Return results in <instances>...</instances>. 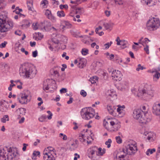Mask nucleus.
<instances>
[{
  "label": "nucleus",
  "instance_id": "nucleus-1",
  "mask_svg": "<svg viewBox=\"0 0 160 160\" xmlns=\"http://www.w3.org/2000/svg\"><path fill=\"white\" fill-rule=\"evenodd\" d=\"M132 92L136 96L145 100L151 98L154 96V91L151 86L146 85L142 89L139 88L138 91L137 89L133 88L131 89Z\"/></svg>",
  "mask_w": 160,
  "mask_h": 160
},
{
  "label": "nucleus",
  "instance_id": "nucleus-2",
  "mask_svg": "<svg viewBox=\"0 0 160 160\" xmlns=\"http://www.w3.org/2000/svg\"><path fill=\"white\" fill-rule=\"evenodd\" d=\"M148 112L143 111L141 109H136L133 111V116L134 118L138 120L140 123L146 124L150 122L151 117H148Z\"/></svg>",
  "mask_w": 160,
  "mask_h": 160
},
{
  "label": "nucleus",
  "instance_id": "nucleus-3",
  "mask_svg": "<svg viewBox=\"0 0 160 160\" xmlns=\"http://www.w3.org/2000/svg\"><path fill=\"white\" fill-rule=\"evenodd\" d=\"M37 70L33 65L26 64L19 73L21 76L23 78H32L35 76Z\"/></svg>",
  "mask_w": 160,
  "mask_h": 160
},
{
  "label": "nucleus",
  "instance_id": "nucleus-4",
  "mask_svg": "<svg viewBox=\"0 0 160 160\" xmlns=\"http://www.w3.org/2000/svg\"><path fill=\"white\" fill-rule=\"evenodd\" d=\"M7 18V15L5 14L0 15V32H7L13 27L12 21L8 20L6 22Z\"/></svg>",
  "mask_w": 160,
  "mask_h": 160
},
{
  "label": "nucleus",
  "instance_id": "nucleus-5",
  "mask_svg": "<svg viewBox=\"0 0 160 160\" xmlns=\"http://www.w3.org/2000/svg\"><path fill=\"white\" fill-rule=\"evenodd\" d=\"M94 110L91 107L83 108L80 111V113L82 118L89 120L94 116Z\"/></svg>",
  "mask_w": 160,
  "mask_h": 160
},
{
  "label": "nucleus",
  "instance_id": "nucleus-6",
  "mask_svg": "<svg viewBox=\"0 0 160 160\" xmlns=\"http://www.w3.org/2000/svg\"><path fill=\"white\" fill-rule=\"evenodd\" d=\"M160 26V22L158 18L153 17L148 21L146 26L147 29L150 31L156 29Z\"/></svg>",
  "mask_w": 160,
  "mask_h": 160
},
{
  "label": "nucleus",
  "instance_id": "nucleus-7",
  "mask_svg": "<svg viewBox=\"0 0 160 160\" xmlns=\"http://www.w3.org/2000/svg\"><path fill=\"white\" fill-rule=\"evenodd\" d=\"M56 88L55 82L52 79H47L44 81L43 84V89L44 90H48L51 88L54 90Z\"/></svg>",
  "mask_w": 160,
  "mask_h": 160
},
{
  "label": "nucleus",
  "instance_id": "nucleus-8",
  "mask_svg": "<svg viewBox=\"0 0 160 160\" xmlns=\"http://www.w3.org/2000/svg\"><path fill=\"white\" fill-rule=\"evenodd\" d=\"M136 151H121L120 153L121 154L118 153L114 160H125V157L127 155H133L136 152Z\"/></svg>",
  "mask_w": 160,
  "mask_h": 160
},
{
  "label": "nucleus",
  "instance_id": "nucleus-9",
  "mask_svg": "<svg viewBox=\"0 0 160 160\" xmlns=\"http://www.w3.org/2000/svg\"><path fill=\"white\" fill-rule=\"evenodd\" d=\"M30 92L28 90L24 91L22 93L20 94L21 99L18 98L19 102L21 104H26L28 101V97L29 96Z\"/></svg>",
  "mask_w": 160,
  "mask_h": 160
},
{
  "label": "nucleus",
  "instance_id": "nucleus-10",
  "mask_svg": "<svg viewBox=\"0 0 160 160\" xmlns=\"http://www.w3.org/2000/svg\"><path fill=\"white\" fill-rule=\"evenodd\" d=\"M126 150H138L137 143L133 140L125 146Z\"/></svg>",
  "mask_w": 160,
  "mask_h": 160
},
{
  "label": "nucleus",
  "instance_id": "nucleus-11",
  "mask_svg": "<svg viewBox=\"0 0 160 160\" xmlns=\"http://www.w3.org/2000/svg\"><path fill=\"white\" fill-rule=\"evenodd\" d=\"M96 152L97 156H102L105 152V151H92L90 152V154H88V157L91 158L93 160H96L95 158H94L95 153Z\"/></svg>",
  "mask_w": 160,
  "mask_h": 160
},
{
  "label": "nucleus",
  "instance_id": "nucleus-12",
  "mask_svg": "<svg viewBox=\"0 0 160 160\" xmlns=\"http://www.w3.org/2000/svg\"><path fill=\"white\" fill-rule=\"evenodd\" d=\"M122 76L120 71L118 70H113L112 73V76L113 78V79L117 81H120L122 79Z\"/></svg>",
  "mask_w": 160,
  "mask_h": 160
},
{
  "label": "nucleus",
  "instance_id": "nucleus-13",
  "mask_svg": "<svg viewBox=\"0 0 160 160\" xmlns=\"http://www.w3.org/2000/svg\"><path fill=\"white\" fill-rule=\"evenodd\" d=\"M47 113L49 114V115L47 116L45 115H42L38 118L39 121L41 122H44L47 118L49 120H50L52 119V113L50 111H47Z\"/></svg>",
  "mask_w": 160,
  "mask_h": 160
},
{
  "label": "nucleus",
  "instance_id": "nucleus-14",
  "mask_svg": "<svg viewBox=\"0 0 160 160\" xmlns=\"http://www.w3.org/2000/svg\"><path fill=\"white\" fill-rule=\"evenodd\" d=\"M44 151L43 154V158L44 160H54V157L52 155V154L51 152H46L45 151Z\"/></svg>",
  "mask_w": 160,
  "mask_h": 160
},
{
  "label": "nucleus",
  "instance_id": "nucleus-15",
  "mask_svg": "<svg viewBox=\"0 0 160 160\" xmlns=\"http://www.w3.org/2000/svg\"><path fill=\"white\" fill-rule=\"evenodd\" d=\"M118 108L117 109V111L120 117H123L125 114V112L124 109L125 108V106L124 105L121 106L119 105L117 106Z\"/></svg>",
  "mask_w": 160,
  "mask_h": 160
},
{
  "label": "nucleus",
  "instance_id": "nucleus-16",
  "mask_svg": "<svg viewBox=\"0 0 160 160\" xmlns=\"http://www.w3.org/2000/svg\"><path fill=\"white\" fill-rule=\"evenodd\" d=\"M5 151H0V159L1 160H8V153Z\"/></svg>",
  "mask_w": 160,
  "mask_h": 160
},
{
  "label": "nucleus",
  "instance_id": "nucleus-17",
  "mask_svg": "<svg viewBox=\"0 0 160 160\" xmlns=\"http://www.w3.org/2000/svg\"><path fill=\"white\" fill-rule=\"evenodd\" d=\"M111 126H112V128H114L112 131L114 132L117 131L121 127L120 124L118 123H115L113 121H111L109 122Z\"/></svg>",
  "mask_w": 160,
  "mask_h": 160
},
{
  "label": "nucleus",
  "instance_id": "nucleus-18",
  "mask_svg": "<svg viewBox=\"0 0 160 160\" xmlns=\"http://www.w3.org/2000/svg\"><path fill=\"white\" fill-rule=\"evenodd\" d=\"M107 95L108 96L111 97L114 99L117 98L116 92L113 89L108 90L107 93Z\"/></svg>",
  "mask_w": 160,
  "mask_h": 160
},
{
  "label": "nucleus",
  "instance_id": "nucleus-19",
  "mask_svg": "<svg viewBox=\"0 0 160 160\" xmlns=\"http://www.w3.org/2000/svg\"><path fill=\"white\" fill-rule=\"evenodd\" d=\"M160 109V104H158L155 103L152 107V112L157 115V113L159 112V110Z\"/></svg>",
  "mask_w": 160,
  "mask_h": 160
},
{
  "label": "nucleus",
  "instance_id": "nucleus-20",
  "mask_svg": "<svg viewBox=\"0 0 160 160\" xmlns=\"http://www.w3.org/2000/svg\"><path fill=\"white\" fill-rule=\"evenodd\" d=\"M5 101H0V111L3 112L6 111L8 109V108L6 106Z\"/></svg>",
  "mask_w": 160,
  "mask_h": 160
},
{
  "label": "nucleus",
  "instance_id": "nucleus-21",
  "mask_svg": "<svg viewBox=\"0 0 160 160\" xmlns=\"http://www.w3.org/2000/svg\"><path fill=\"white\" fill-rule=\"evenodd\" d=\"M50 25V23L47 21H45L43 22H42L40 23L41 27H42L45 31L48 30V28Z\"/></svg>",
  "mask_w": 160,
  "mask_h": 160
},
{
  "label": "nucleus",
  "instance_id": "nucleus-22",
  "mask_svg": "<svg viewBox=\"0 0 160 160\" xmlns=\"http://www.w3.org/2000/svg\"><path fill=\"white\" fill-rule=\"evenodd\" d=\"M45 13L48 19L54 20H55V18L52 15L51 11L48 9L46 10Z\"/></svg>",
  "mask_w": 160,
  "mask_h": 160
},
{
  "label": "nucleus",
  "instance_id": "nucleus-23",
  "mask_svg": "<svg viewBox=\"0 0 160 160\" xmlns=\"http://www.w3.org/2000/svg\"><path fill=\"white\" fill-rule=\"evenodd\" d=\"M107 108L109 113L111 115L113 114V112L116 109V107L111 106H108Z\"/></svg>",
  "mask_w": 160,
  "mask_h": 160
},
{
  "label": "nucleus",
  "instance_id": "nucleus-24",
  "mask_svg": "<svg viewBox=\"0 0 160 160\" xmlns=\"http://www.w3.org/2000/svg\"><path fill=\"white\" fill-rule=\"evenodd\" d=\"M141 2L142 4H146L149 7L153 5V3L151 4L152 2V0H141Z\"/></svg>",
  "mask_w": 160,
  "mask_h": 160
},
{
  "label": "nucleus",
  "instance_id": "nucleus-25",
  "mask_svg": "<svg viewBox=\"0 0 160 160\" xmlns=\"http://www.w3.org/2000/svg\"><path fill=\"white\" fill-rule=\"evenodd\" d=\"M27 4L28 9L29 10L32 11L33 7V2L32 0H28L27 2Z\"/></svg>",
  "mask_w": 160,
  "mask_h": 160
},
{
  "label": "nucleus",
  "instance_id": "nucleus-26",
  "mask_svg": "<svg viewBox=\"0 0 160 160\" xmlns=\"http://www.w3.org/2000/svg\"><path fill=\"white\" fill-rule=\"evenodd\" d=\"M89 81L92 84L95 83L96 82L98 81V78L96 76H93L91 78Z\"/></svg>",
  "mask_w": 160,
  "mask_h": 160
},
{
  "label": "nucleus",
  "instance_id": "nucleus-27",
  "mask_svg": "<svg viewBox=\"0 0 160 160\" xmlns=\"http://www.w3.org/2000/svg\"><path fill=\"white\" fill-rule=\"evenodd\" d=\"M40 152L38 151H34L32 155V158L33 159L35 160L36 159V157L40 155Z\"/></svg>",
  "mask_w": 160,
  "mask_h": 160
},
{
  "label": "nucleus",
  "instance_id": "nucleus-28",
  "mask_svg": "<svg viewBox=\"0 0 160 160\" xmlns=\"http://www.w3.org/2000/svg\"><path fill=\"white\" fill-rule=\"evenodd\" d=\"M57 16L59 18L64 17L65 16V14L64 12L62 10L58 11L57 12Z\"/></svg>",
  "mask_w": 160,
  "mask_h": 160
},
{
  "label": "nucleus",
  "instance_id": "nucleus-29",
  "mask_svg": "<svg viewBox=\"0 0 160 160\" xmlns=\"http://www.w3.org/2000/svg\"><path fill=\"white\" fill-rule=\"evenodd\" d=\"M61 40L64 43H67L68 38L67 37L63 35H61L60 37Z\"/></svg>",
  "mask_w": 160,
  "mask_h": 160
},
{
  "label": "nucleus",
  "instance_id": "nucleus-30",
  "mask_svg": "<svg viewBox=\"0 0 160 160\" xmlns=\"http://www.w3.org/2000/svg\"><path fill=\"white\" fill-rule=\"evenodd\" d=\"M64 25L63 26V27L65 28H70L71 27V24L70 23V22L68 21H65L64 22Z\"/></svg>",
  "mask_w": 160,
  "mask_h": 160
},
{
  "label": "nucleus",
  "instance_id": "nucleus-31",
  "mask_svg": "<svg viewBox=\"0 0 160 160\" xmlns=\"http://www.w3.org/2000/svg\"><path fill=\"white\" fill-rule=\"evenodd\" d=\"M121 43L122 48H124L127 47V44L128 43L127 41L125 40H121Z\"/></svg>",
  "mask_w": 160,
  "mask_h": 160
},
{
  "label": "nucleus",
  "instance_id": "nucleus-32",
  "mask_svg": "<svg viewBox=\"0 0 160 160\" xmlns=\"http://www.w3.org/2000/svg\"><path fill=\"white\" fill-rule=\"evenodd\" d=\"M6 118H7V121L9 120L8 116V115H5L1 119V121L3 123H5L6 121Z\"/></svg>",
  "mask_w": 160,
  "mask_h": 160
},
{
  "label": "nucleus",
  "instance_id": "nucleus-33",
  "mask_svg": "<svg viewBox=\"0 0 160 160\" xmlns=\"http://www.w3.org/2000/svg\"><path fill=\"white\" fill-rule=\"evenodd\" d=\"M18 109L19 110V111L20 112L19 113L20 114L25 115L26 113V110L25 108H18Z\"/></svg>",
  "mask_w": 160,
  "mask_h": 160
},
{
  "label": "nucleus",
  "instance_id": "nucleus-34",
  "mask_svg": "<svg viewBox=\"0 0 160 160\" xmlns=\"http://www.w3.org/2000/svg\"><path fill=\"white\" fill-rule=\"evenodd\" d=\"M78 147V145L76 142H73L71 144V146H70V149H75Z\"/></svg>",
  "mask_w": 160,
  "mask_h": 160
},
{
  "label": "nucleus",
  "instance_id": "nucleus-35",
  "mask_svg": "<svg viewBox=\"0 0 160 160\" xmlns=\"http://www.w3.org/2000/svg\"><path fill=\"white\" fill-rule=\"evenodd\" d=\"M88 49L84 48L82 49V53L83 55H86L88 53Z\"/></svg>",
  "mask_w": 160,
  "mask_h": 160
},
{
  "label": "nucleus",
  "instance_id": "nucleus-36",
  "mask_svg": "<svg viewBox=\"0 0 160 160\" xmlns=\"http://www.w3.org/2000/svg\"><path fill=\"white\" fill-rule=\"evenodd\" d=\"M112 142V140L110 139H108V140L106 142L105 144L107 145V147L109 148L111 146V143Z\"/></svg>",
  "mask_w": 160,
  "mask_h": 160
},
{
  "label": "nucleus",
  "instance_id": "nucleus-37",
  "mask_svg": "<svg viewBox=\"0 0 160 160\" xmlns=\"http://www.w3.org/2000/svg\"><path fill=\"white\" fill-rule=\"evenodd\" d=\"M116 142L118 144H121L122 142V140L120 136H117L115 138Z\"/></svg>",
  "mask_w": 160,
  "mask_h": 160
},
{
  "label": "nucleus",
  "instance_id": "nucleus-38",
  "mask_svg": "<svg viewBox=\"0 0 160 160\" xmlns=\"http://www.w3.org/2000/svg\"><path fill=\"white\" fill-rule=\"evenodd\" d=\"M103 26L106 30L109 29L111 27V24L110 23H104Z\"/></svg>",
  "mask_w": 160,
  "mask_h": 160
},
{
  "label": "nucleus",
  "instance_id": "nucleus-39",
  "mask_svg": "<svg viewBox=\"0 0 160 160\" xmlns=\"http://www.w3.org/2000/svg\"><path fill=\"white\" fill-rule=\"evenodd\" d=\"M8 152L12 153L13 156L14 157H16L18 154V151H8Z\"/></svg>",
  "mask_w": 160,
  "mask_h": 160
},
{
  "label": "nucleus",
  "instance_id": "nucleus-40",
  "mask_svg": "<svg viewBox=\"0 0 160 160\" xmlns=\"http://www.w3.org/2000/svg\"><path fill=\"white\" fill-rule=\"evenodd\" d=\"M78 63H79V65H81L78 66V67L80 68H83V67H84L85 66V65L84 64V63L83 62H82V60L81 59H80V61H79Z\"/></svg>",
  "mask_w": 160,
  "mask_h": 160
},
{
  "label": "nucleus",
  "instance_id": "nucleus-41",
  "mask_svg": "<svg viewBox=\"0 0 160 160\" xmlns=\"http://www.w3.org/2000/svg\"><path fill=\"white\" fill-rule=\"evenodd\" d=\"M146 47L144 48V50L146 52V53L148 54L149 53V46L148 45L146 44Z\"/></svg>",
  "mask_w": 160,
  "mask_h": 160
},
{
  "label": "nucleus",
  "instance_id": "nucleus-42",
  "mask_svg": "<svg viewBox=\"0 0 160 160\" xmlns=\"http://www.w3.org/2000/svg\"><path fill=\"white\" fill-rule=\"evenodd\" d=\"M30 22L28 21H26L25 24L22 25V26L23 27H25V28H27L30 26Z\"/></svg>",
  "mask_w": 160,
  "mask_h": 160
},
{
  "label": "nucleus",
  "instance_id": "nucleus-43",
  "mask_svg": "<svg viewBox=\"0 0 160 160\" xmlns=\"http://www.w3.org/2000/svg\"><path fill=\"white\" fill-rule=\"evenodd\" d=\"M59 7L61 9H62L64 8H65V9H67L68 8V5L67 4H61L59 6Z\"/></svg>",
  "mask_w": 160,
  "mask_h": 160
},
{
  "label": "nucleus",
  "instance_id": "nucleus-44",
  "mask_svg": "<svg viewBox=\"0 0 160 160\" xmlns=\"http://www.w3.org/2000/svg\"><path fill=\"white\" fill-rule=\"evenodd\" d=\"M145 68H144L140 64L138 65V68H136V70L137 71H139L140 70H142L143 69H145Z\"/></svg>",
  "mask_w": 160,
  "mask_h": 160
},
{
  "label": "nucleus",
  "instance_id": "nucleus-45",
  "mask_svg": "<svg viewBox=\"0 0 160 160\" xmlns=\"http://www.w3.org/2000/svg\"><path fill=\"white\" fill-rule=\"evenodd\" d=\"M80 94L84 97H85L87 95V93L86 92H85L83 90H81L80 92Z\"/></svg>",
  "mask_w": 160,
  "mask_h": 160
},
{
  "label": "nucleus",
  "instance_id": "nucleus-46",
  "mask_svg": "<svg viewBox=\"0 0 160 160\" xmlns=\"http://www.w3.org/2000/svg\"><path fill=\"white\" fill-rule=\"evenodd\" d=\"M7 43V42L4 41L3 42H2L0 44V47L2 48H5Z\"/></svg>",
  "mask_w": 160,
  "mask_h": 160
},
{
  "label": "nucleus",
  "instance_id": "nucleus-47",
  "mask_svg": "<svg viewBox=\"0 0 160 160\" xmlns=\"http://www.w3.org/2000/svg\"><path fill=\"white\" fill-rule=\"evenodd\" d=\"M48 3V1L47 0H43L42 1L41 4L44 5L43 6H45Z\"/></svg>",
  "mask_w": 160,
  "mask_h": 160
},
{
  "label": "nucleus",
  "instance_id": "nucleus-48",
  "mask_svg": "<svg viewBox=\"0 0 160 160\" xmlns=\"http://www.w3.org/2000/svg\"><path fill=\"white\" fill-rule=\"evenodd\" d=\"M38 51L37 50L32 52V56L34 58L38 56Z\"/></svg>",
  "mask_w": 160,
  "mask_h": 160
},
{
  "label": "nucleus",
  "instance_id": "nucleus-49",
  "mask_svg": "<svg viewBox=\"0 0 160 160\" xmlns=\"http://www.w3.org/2000/svg\"><path fill=\"white\" fill-rule=\"evenodd\" d=\"M154 77L158 79L160 77V74L158 72H156L154 75Z\"/></svg>",
  "mask_w": 160,
  "mask_h": 160
},
{
  "label": "nucleus",
  "instance_id": "nucleus-50",
  "mask_svg": "<svg viewBox=\"0 0 160 160\" xmlns=\"http://www.w3.org/2000/svg\"><path fill=\"white\" fill-rule=\"evenodd\" d=\"M60 92L61 93H65L67 92V89L63 88H62L61 89H60Z\"/></svg>",
  "mask_w": 160,
  "mask_h": 160
},
{
  "label": "nucleus",
  "instance_id": "nucleus-51",
  "mask_svg": "<svg viewBox=\"0 0 160 160\" xmlns=\"http://www.w3.org/2000/svg\"><path fill=\"white\" fill-rule=\"evenodd\" d=\"M21 51L23 52H24L26 55H28V52L25 51L24 48H22L21 49Z\"/></svg>",
  "mask_w": 160,
  "mask_h": 160
},
{
  "label": "nucleus",
  "instance_id": "nucleus-52",
  "mask_svg": "<svg viewBox=\"0 0 160 160\" xmlns=\"http://www.w3.org/2000/svg\"><path fill=\"white\" fill-rule=\"evenodd\" d=\"M150 41L148 38H145L143 40V44L144 43L147 44L149 42H150Z\"/></svg>",
  "mask_w": 160,
  "mask_h": 160
},
{
  "label": "nucleus",
  "instance_id": "nucleus-53",
  "mask_svg": "<svg viewBox=\"0 0 160 160\" xmlns=\"http://www.w3.org/2000/svg\"><path fill=\"white\" fill-rule=\"evenodd\" d=\"M32 27L33 29L34 30H36L38 28L36 23H33L32 25Z\"/></svg>",
  "mask_w": 160,
  "mask_h": 160
},
{
  "label": "nucleus",
  "instance_id": "nucleus-54",
  "mask_svg": "<svg viewBox=\"0 0 160 160\" xmlns=\"http://www.w3.org/2000/svg\"><path fill=\"white\" fill-rule=\"evenodd\" d=\"M74 156V160H77L78 158H80L79 155L77 153H75Z\"/></svg>",
  "mask_w": 160,
  "mask_h": 160
},
{
  "label": "nucleus",
  "instance_id": "nucleus-55",
  "mask_svg": "<svg viewBox=\"0 0 160 160\" xmlns=\"http://www.w3.org/2000/svg\"><path fill=\"white\" fill-rule=\"evenodd\" d=\"M52 42H53L55 44H58L60 43V42L58 40L56 39H53L52 40Z\"/></svg>",
  "mask_w": 160,
  "mask_h": 160
},
{
  "label": "nucleus",
  "instance_id": "nucleus-56",
  "mask_svg": "<svg viewBox=\"0 0 160 160\" xmlns=\"http://www.w3.org/2000/svg\"><path fill=\"white\" fill-rule=\"evenodd\" d=\"M62 67L61 68V71H64L65 70V68H66L67 67V65L65 64H62Z\"/></svg>",
  "mask_w": 160,
  "mask_h": 160
},
{
  "label": "nucleus",
  "instance_id": "nucleus-57",
  "mask_svg": "<svg viewBox=\"0 0 160 160\" xmlns=\"http://www.w3.org/2000/svg\"><path fill=\"white\" fill-rule=\"evenodd\" d=\"M53 74L55 75L56 77H58L59 76V73L58 72L55 70L53 71Z\"/></svg>",
  "mask_w": 160,
  "mask_h": 160
},
{
  "label": "nucleus",
  "instance_id": "nucleus-58",
  "mask_svg": "<svg viewBox=\"0 0 160 160\" xmlns=\"http://www.w3.org/2000/svg\"><path fill=\"white\" fill-rule=\"evenodd\" d=\"M127 82L125 81H123L122 82L121 84L122 85V86L123 88H125V86H126L127 84Z\"/></svg>",
  "mask_w": 160,
  "mask_h": 160
},
{
  "label": "nucleus",
  "instance_id": "nucleus-59",
  "mask_svg": "<svg viewBox=\"0 0 160 160\" xmlns=\"http://www.w3.org/2000/svg\"><path fill=\"white\" fill-rule=\"evenodd\" d=\"M15 33L16 35H18V36H21V32L20 30L16 31L15 32Z\"/></svg>",
  "mask_w": 160,
  "mask_h": 160
},
{
  "label": "nucleus",
  "instance_id": "nucleus-60",
  "mask_svg": "<svg viewBox=\"0 0 160 160\" xmlns=\"http://www.w3.org/2000/svg\"><path fill=\"white\" fill-rule=\"evenodd\" d=\"M104 46L106 47L105 48L106 49H108L110 46V44H109V42H107L104 44Z\"/></svg>",
  "mask_w": 160,
  "mask_h": 160
},
{
  "label": "nucleus",
  "instance_id": "nucleus-61",
  "mask_svg": "<svg viewBox=\"0 0 160 160\" xmlns=\"http://www.w3.org/2000/svg\"><path fill=\"white\" fill-rule=\"evenodd\" d=\"M73 100L72 98L71 97L69 98V100L67 102L68 104H70L72 103Z\"/></svg>",
  "mask_w": 160,
  "mask_h": 160
},
{
  "label": "nucleus",
  "instance_id": "nucleus-62",
  "mask_svg": "<svg viewBox=\"0 0 160 160\" xmlns=\"http://www.w3.org/2000/svg\"><path fill=\"white\" fill-rule=\"evenodd\" d=\"M108 124V122L106 121H105L103 122V124L104 127L107 129H108V128L107 127V125Z\"/></svg>",
  "mask_w": 160,
  "mask_h": 160
},
{
  "label": "nucleus",
  "instance_id": "nucleus-63",
  "mask_svg": "<svg viewBox=\"0 0 160 160\" xmlns=\"http://www.w3.org/2000/svg\"><path fill=\"white\" fill-rule=\"evenodd\" d=\"M105 13L107 16L108 17L110 15V11L106 10L105 11Z\"/></svg>",
  "mask_w": 160,
  "mask_h": 160
},
{
  "label": "nucleus",
  "instance_id": "nucleus-64",
  "mask_svg": "<svg viewBox=\"0 0 160 160\" xmlns=\"http://www.w3.org/2000/svg\"><path fill=\"white\" fill-rule=\"evenodd\" d=\"M36 43L35 42H30V43L31 46L32 47H34L36 45Z\"/></svg>",
  "mask_w": 160,
  "mask_h": 160
}]
</instances>
